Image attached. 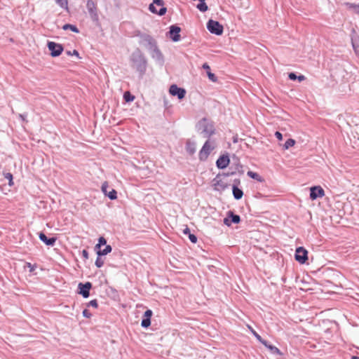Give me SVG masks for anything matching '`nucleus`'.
Segmentation results:
<instances>
[{
  "mask_svg": "<svg viewBox=\"0 0 359 359\" xmlns=\"http://www.w3.org/2000/svg\"><path fill=\"white\" fill-rule=\"evenodd\" d=\"M132 68L139 74V78L142 79L147 72L148 61L142 51L137 48L131 53L129 58Z\"/></svg>",
  "mask_w": 359,
  "mask_h": 359,
  "instance_id": "f257e3e1",
  "label": "nucleus"
},
{
  "mask_svg": "<svg viewBox=\"0 0 359 359\" xmlns=\"http://www.w3.org/2000/svg\"><path fill=\"white\" fill-rule=\"evenodd\" d=\"M196 130L208 140L216 132L214 122L206 117L202 118L196 123Z\"/></svg>",
  "mask_w": 359,
  "mask_h": 359,
  "instance_id": "f03ea898",
  "label": "nucleus"
},
{
  "mask_svg": "<svg viewBox=\"0 0 359 359\" xmlns=\"http://www.w3.org/2000/svg\"><path fill=\"white\" fill-rule=\"evenodd\" d=\"M137 36L140 38V43L143 44L149 53L158 46L157 41L149 34L138 32Z\"/></svg>",
  "mask_w": 359,
  "mask_h": 359,
  "instance_id": "7ed1b4c3",
  "label": "nucleus"
},
{
  "mask_svg": "<svg viewBox=\"0 0 359 359\" xmlns=\"http://www.w3.org/2000/svg\"><path fill=\"white\" fill-rule=\"evenodd\" d=\"M149 11L159 16L164 15L167 12V8L164 7L163 0H153V2L149 6Z\"/></svg>",
  "mask_w": 359,
  "mask_h": 359,
  "instance_id": "20e7f679",
  "label": "nucleus"
},
{
  "mask_svg": "<svg viewBox=\"0 0 359 359\" xmlns=\"http://www.w3.org/2000/svg\"><path fill=\"white\" fill-rule=\"evenodd\" d=\"M233 159L236 160V162H233L230 166L229 169L231 171L223 172L222 176L229 177L236 175V172H238L240 175H243L244 173L243 166L240 163L239 158L236 155H233Z\"/></svg>",
  "mask_w": 359,
  "mask_h": 359,
  "instance_id": "39448f33",
  "label": "nucleus"
},
{
  "mask_svg": "<svg viewBox=\"0 0 359 359\" xmlns=\"http://www.w3.org/2000/svg\"><path fill=\"white\" fill-rule=\"evenodd\" d=\"M206 28L211 34L217 36H221L224 32L223 25L219 22L212 19H210L207 22Z\"/></svg>",
  "mask_w": 359,
  "mask_h": 359,
  "instance_id": "423d86ee",
  "label": "nucleus"
},
{
  "mask_svg": "<svg viewBox=\"0 0 359 359\" xmlns=\"http://www.w3.org/2000/svg\"><path fill=\"white\" fill-rule=\"evenodd\" d=\"M308 250L302 246L297 247L295 250L294 259L300 264H304L308 261Z\"/></svg>",
  "mask_w": 359,
  "mask_h": 359,
  "instance_id": "0eeeda50",
  "label": "nucleus"
},
{
  "mask_svg": "<svg viewBox=\"0 0 359 359\" xmlns=\"http://www.w3.org/2000/svg\"><path fill=\"white\" fill-rule=\"evenodd\" d=\"M86 8L92 21L97 23L99 22V15L95 2L93 0H88L86 2Z\"/></svg>",
  "mask_w": 359,
  "mask_h": 359,
  "instance_id": "6e6552de",
  "label": "nucleus"
},
{
  "mask_svg": "<svg viewBox=\"0 0 359 359\" xmlns=\"http://www.w3.org/2000/svg\"><path fill=\"white\" fill-rule=\"evenodd\" d=\"M47 47L50 51V56L53 57L60 56L64 50V47L61 43L54 41H48Z\"/></svg>",
  "mask_w": 359,
  "mask_h": 359,
  "instance_id": "1a4fd4ad",
  "label": "nucleus"
},
{
  "mask_svg": "<svg viewBox=\"0 0 359 359\" xmlns=\"http://www.w3.org/2000/svg\"><path fill=\"white\" fill-rule=\"evenodd\" d=\"M241 222V216L235 214L232 210H229L226 212V216L223 219L224 224L227 226H231L232 224H238Z\"/></svg>",
  "mask_w": 359,
  "mask_h": 359,
  "instance_id": "9d476101",
  "label": "nucleus"
},
{
  "mask_svg": "<svg viewBox=\"0 0 359 359\" xmlns=\"http://www.w3.org/2000/svg\"><path fill=\"white\" fill-rule=\"evenodd\" d=\"M214 149V147H211L210 144V140H208L203 144L202 148L199 151L198 158L201 161H205L211 151Z\"/></svg>",
  "mask_w": 359,
  "mask_h": 359,
  "instance_id": "9b49d317",
  "label": "nucleus"
},
{
  "mask_svg": "<svg viewBox=\"0 0 359 359\" xmlns=\"http://www.w3.org/2000/svg\"><path fill=\"white\" fill-rule=\"evenodd\" d=\"M181 28L177 25H170L169 31L166 33L167 37H168L173 42H177L180 41Z\"/></svg>",
  "mask_w": 359,
  "mask_h": 359,
  "instance_id": "f8f14e48",
  "label": "nucleus"
},
{
  "mask_svg": "<svg viewBox=\"0 0 359 359\" xmlns=\"http://www.w3.org/2000/svg\"><path fill=\"white\" fill-rule=\"evenodd\" d=\"M169 93L182 100L185 97L187 91L184 88L179 87L177 84H172L169 88Z\"/></svg>",
  "mask_w": 359,
  "mask_h": 359,
  "instance_id": "ddd939ff",
  "label": "nucleus"
},
{
  "mask_svg": "<svg viewBox=\"0 0 359 359\" xmlns=\"http://www.w3.org/2000/svg\"><path fill=\"white\" fill-rule=\"evenodd\" d=\"M93 287V285L90 282H86L84 283H79L78 285L77 292L81 294L84 299L90 297V291Z\"/></svg>",
  "mask_w": 359,
  "mask_h": 359,
  "instance_id": "4468645a",
  "label": "nucleus"
},
{
  "mask_svg": "<svg viewBox=\"0 0 359 359\" xmlns=\"http://www.w3.org/2000/svg\"><path fill=\"white\" fill-rule=\"evenodd\" d=\"M222 174H217L212 180L213 189L218 192H222L229 187V184L225 183L220 180V177Z\"/></svg>",
  "mask_w": 359,
  "mask_h": 359,
  "instance_id": "2eb2a0df",
  "label": "nucleus"
},
{
  "mask_svg": "<svg viewBox=\"0 0 359 359\" xmlns=\"http://www.w3.org/2000/svg\"><path fill=\"white\" fill-rule=\"evenodd\" d=\"M230 157L228 153L219 156L216 161V166L219 170H224L230 164Z\"/></svg>",
  "mask_w": 359,
  "mask_h": 359,
  "instance_id": "dca6fc26",
  "label": "nucleus"
},
{
  "mask_svg": "<svg viewBox=\"0 0 359 359\" xmlns=\"http://www.w3.org/2000/svg\"><path fill=\"white\" fill-rule=\"evenodd\" d=\"M324 196L325 191L320 186H313L310 188L309 198L311 200L314 201Z\"/></svg>",
  "mask_w": 359,
  "mask_h": 359,
  "instance_id": "f3484780",
  "label": "nucleus"
},
{
  "mask_svg": "<svg viewBox=\"0 0 359 359\" xmlns=\"http://www.w3.org/2000/svg\"><path fill=\"white\" fill-rule=\"evenodd\" d=\"M153 316V311L151 309H147L142 316L141 320V327L144 329H147L151 325V317Z\"/></svg>",
  "mask_w": 359,
  "mask_h": 359,
  "instance_id": "a211bd4d",
  "label": "nucleus"
},
{
  "mask_svg": "<svg viewBox=\"0 0 359 359\" xmlns=\"http://www.w3.org/2000/svg\"><path fill=\"white\" fill-rule=\"evenodd\" d=\"M151 57L155 60L160 65H163L165 62L164 56L158 48V46L150 52Z\"/></svg>",
  "mask_w": 359,
  "mask_h": 359,
  "instance_id": "6ab92c4d",
  "label": "nucleus"
},
{
  "mask_svg": "<svg viewBox=\"0 0 359 359\" xmlns=\"http://www.w3.org/2000/svg\"><path fill=\"white\" fill-rule=\"evenodd\" d=\"M39 238L46 245L50 246V247L54 246L55 244V242L57 241V237H55V236L47 237L46 235L42 231L39 233Z\"/></svg>",
  "mask_w": 359,
  "mask_h": 359,
  "instance_id": "aec40b11",
  "label": "nucleus"
},
{
  "mask_svg": "<svg viewBox=\"0 0 359 359\" xmlns=\"http://www.w3.org/2000/svg\"><path fill=\"white\" fill-rule=\"evenodd\" d=\"M109 185L107 182L102 183L101 189L105 196H107L110 200L113 201L117 198V191L114 189H111L109 192H107Z\"/></svg>",
  "mask_w": 359,
  "mask_h": 359,
  "instance_id": "412c9836",
  "label": "nucleus"
},
{
  "mask_svg": "<svg viewBox=\"0 0 359 359\" xmlns=\"http://www.w3.org/2000/svg\"><path fill=\"white\" fill-rule=\"evenodd\" d=\"M185 149L187 154L190 156L194 155L196 151V144L194 141L188 140L186 142Z\"/></svg>",
  "mask_w": 359,
  "mask_h": 359,
  "instance_id": "4be33fe9",
  "label": "nucleus"
},
{
  "mask_svg": "<svg viewBox=\"0 0 359 359\" xmlns=\"http://www.w3.org/2000/svg\"><path fill=\"white\" fill-rule=\"evenodd\" d=\"M262 344L270 351L271 353H272L273 355H283V353L280 351V350L278 348H277L276 346L270 344L268 341L265 340Z\"/></svg>",
  "mask_w": 359,
  "mask_h": 359,
  "instance_id": "5701e85b",
  "label": "nucleus"
},
{
  "mask_svg": "<svg viewBox=\"0 0 359 359\" xmlns=\"http://www.w3.org/2000/svg\"><path fill=\"white\" fill-rule=\"evenodd\" d=\"M344 5L348 10L352 11L353 13L356 15H359V3L355 4L351 2H346L344 3Z\"/></svg>",
  "mask_w": 359,
  "mask_h": 359,
  "instance_id": "b1692460",
  "label": "nucleus"
},
{
  "mask_svg": "<svg viewBox=\"0 0 359 359\" xmlns=\"http://www.w3.org/2000/svg\"><path fill=\"white\" fill-rule=\"evenodd\" d=\"M232 194L235 200L238 201L243 196V191L238 187L232 186Z\"/></svg>",
  "mask_w": 359,
  "mask_h": 359,
  "instance_id": "393cba45",
  "label": "nucleus"
},
{
  "mask_svg": "<svg viewBox=\"0 0 359 359\" xmlns=\"http://www.w3.org/2000/svg\"><path fill=\"white\" fill-rule=\"evenodd\" d=\"M183 233L184 235L188 236L189 241L192 243L195 244L197 243V241H198L197 236L195 234L191 233V230L187 226H186V228L183 230Z\"/></svg>",
  "mask_w": 359,
  "mask_h": 359,
  "instance_id": "a878e982",
  "label": "nucleus"
},
{
  "mask_svg": "<svg viewBox=\"0 0 359 359\" xmlns=\"http://www.w3.org/2000/svg\"><path fill=\"white\" fill-rule=\"evenodd\" d=\"M288 79L291 81L297 80L299 82H302L306 79V77L302 74L297 75L295 72H292L288 73Z\"/></svg>",
  "mask_w": 359,
  "mask_h": 359,
  "instance_id": "bb28decb",
  "label": "nucleus"
},
{
  "mask_svg": "<svg viewBox=\"0 0 359 359\" xmlns=\"http://www.w3.org/2000/svg\"><path fill=\"white\" fill-rule=\"evenodd\" d=\"M112 251V247L110 245H105L104 249H99L96 250V254H99L100 255L105 256L110 253Z\"/></svg>",
  "mask_w": 359,
  "mask_h": 359,
  "instance_id": "cd10ccee",
  "label": "nucleus"
},
{
  "mask_svg": "<svg viewBox=\"0 0 359 359\" xmlns=\"http://www.w3.org/2000/svg\"><path fill=\"white\" fill-rule=\"evenodd\" d=\"M247 175L249 177H250L255 180H257V182H262L264 181V179L262 178V177H261L257 172H253L252 170L248 171Z\"/></svg>",
  "mask_w": 359,
  "mask_h": 359,
  "instance_id": "c85d7f7f",
  "label": "nucleus"
},
{
  "mask_svg": "<svg viewBox=\"0 0 359 359\" xmlns=\"http://www.w3.org/2000/svg\"><path fill=\"white\" fill-rule=\"evenodd\" d=\"M62 29L65 31L66 30H71L72 32H74V33H79V28L75 25H72V24H69V23H67V24H65Z\"/></svg>",
  "mask_w": 359,
  "mask_h": 359,
  "instance_id": "c756f323",
  "label": "nucleus"
},
{
  "mask_svg": "<svg viewBox=\"0 0 359 359\" xmlns=\"http://www.w3.org/2000/svg\"><path fill=\"white\" fill-rule=\"evenodd\" d=\"M135 97L130 91H126L123 93V100L127 103H130L134 101Z\"/></svg>",
  "mask_w": 359,
  "mask_h": 359,
  "instance_id": "7c9ffc66",
  "label": "nucleus"
},
{
  "mask_svg": "<svg viewBox=\"0 0 359 359\" xmlns=\"http://www.w3.org/2000/svg\"><path fill=\"white\" fill-rule=\"evenodd\" d=\"M103 245H107V240L103 236H100L99 238H98V242L95 245V250H97L101 248L102 246Z\"/></svg>",
  "mask_w": 359,
  "mask_h": 359,
  "instance_id": "2f4dec72",
  "label": "nucleus"
},
{
  "mask_svg": "<svg viewBox=\"0 0 359 359\" xmlns=\"http://www.w3.org/2000/svg\"><path fill=\"white\" fill-rule=\"evenodd\" d=\"M3 175L5 179L8 180V185L10 187H12L13 186L14 184V182H13V174L11 173V172H3Z\"/></svg>",
  "mask_w": 359,
  "mask_h": 359,
  "instance_id": "473e14b6",
  "label": "nucleus"
},
{
  "mask_svg": "<svg viewBox=\"0 0 359 359\" xmlns=\"http://www.w3.org/2000/svg\"><path fill=\"white\" fill-rule=\"evenodd\" d=\"M295 140L292 138H289L283 144L284 149H288L289 148L293 147L295 144Z\"/></svg>",
  "mask_w": 359,
  "mask_h": 359,
  "instance_id": "72a5a7b5",
  "label": "nucleus"
},
{
  "mask_svg": "<svg viewBox=\"0 0 359 359\" xmlns=\"http://www.w3.org/2000/svg\"><path fill=\"white\" fill-rule=\"evenodd\" d=\"M102 255L97 254V258L95 262V265L97 268H101L104 265V260L102 259Z\"/></svg>",
  "mask_w": 359,
  "mask_h": 359,
  "instance_id": "f704fd0d",
  "label": "nucleus"
},
{
  "mask_svg": "<svg viewBox=\"0 0 359 359\" xmlns=\"http://www.w3.org/2000/svg\"><path fill=\"white\" fill-rule=\"evenodd\" d=\"M250 329L251 330L252 334L256 338V339L262 344L264 342L265 339H262V337L252 327H250Z\"/></svg>",
  "mask_w": 359,
  "mask_h": 359,
  "instance_id": "c9c22d12",
  "label": "nucleus"
},
{
  "mask_svg": "<svg viewBox=\"0 0 359 359\" xmlns=\"http://www.w3.org/2000/svg\"><path fill=\"white\" fill-rule=\"evenodd\" d=\"M55 2L63 9H68V1L67 0H55Z\"/></svg>",
  "mask_w": 359,
  "mask_h": 359,
  "instance_id": "e433bc0d",
  "label": "nucleus"
},
{
  "mask_svg": "<svg viewBox=\"0 0 359 359\" xmlns=\"http://www.w3.org/2000/svg\"><path fill=\"white\" fill-rule=\"evenodd\" d=\"M207 74H208V79H209L211 81H212V82H216V81H217V76H216L214 73H212V72H210V70L207 72Z\"/></svg>",
  "mask_w": 359,
  "mask_h": 359,
  "instance_id": "4c0bfd02",
  "label": "nucleus"
},
{
  "mask_svg": "<svg viewBox=\"0 0 359 359\" xmlns=\"http://www.w3.org/2000/svg\"><path fill=\"white\" fill-rule=\"evenodd\" d=\"M86 306L88 307H93L95 309H97L98 307V302L96 299L90 300L88 303H87Z\"/></svg>",
  "mask_w": 359,
  "mask_h": 359,
  "instance_id": "58836bf2",
  "label": "nucleus"
},
{
  "mask_svg": "<svg viewBox=\"0 0 359 359\" xmlns=\"http://www.w3.org/2000/svg\"><path fill=\"white\" fill-rule=\"evenodd\" d=\"M66 54L67 55H74V56L77 57L78 58H81V57L79 56V53L76 50H73L72 51L67 50Z\"/></svg>",
  "mask_w": 359,
  "mask_h": 359,
  "instance_id": "ea45409f",
  "label": "nucleus"
},
{
  "mask_svg": "<svg viewBox=\"0 0 359 359\" xmlns=\"http://www.w3.org/2000/svg\"><path fill=\"white\" fill-rule=\"evenodd\" d=\"M26 267L28 268L29 271L30 273H32L36 269V264H32L29 262H27L26 263Z\"/></svg>",
  "mask_w": 359,
  "mask_h": 359,
  "instance_id": "a19ab883",
  "label": "nucleus"
},
{
  "mask_svg": "<svg viewBox=\"0 0 359 359\" xmlns=\"http://www.w3.org/2000/svg\"><path fill=\"white\" fill-rule=\"evenodd\" d=\"M82 315L86 318H90L92 316V313L87 309L83 310Z\"/></svg>",
  "mask_w": 359,
  "mask_h": 359,
  "instance_id": "79ce46f5",
  "label": "nucleus"
},
{
  "mask_svg": "<svg viewBox=\"0 0 359 359\" xmlns=\"http://www.w3.org/2000/svg\"><path fill=\"white\" fill-rule=\"evenodd\" d=\"M352 46L356 55H359V44L352 40Z\"/></svg>",
  "mask_w": 359,
  "mask_h": 359,
  "instance_id": "37998d69",
  "label": "nucleus"
},
{
  "mask_svg": "<svg viewBox=\"0 0 359 359\" xmlns=\"http://www.w3.org/2000/svg\"><path fill=\"white\" fill-rule=\"evenodd\" d=\"M81 255H82V257L84 259H88V252L87 250L86 249H83L82 251H81Z\"/></svg>",
  "mask_w": 359,
  "mask_h": 359,
  "instance_id": "c03bdc74",
  "label": "nucleus"
},
{
  "mask_svg": "<svg viewBox=\"0 0 359 359\" xmlns=\"http://www.w3.org/2000/svg\"><path fill=\"white\" fill-rule=\"evenodd\" d=\"M18 116H19V118H20L22 121L27 122V113L20 114Z\"/></svg>",
  "mask_w": 359,
  "mask_h": 359,
  "instance_id": "a18cd8bd",
  "label": "nucleus"
},
{
  "mask_svg": "<svg viewBox=\"0 0 359 359\" xmlns=\"http://www.w3.org/2000/svg\"><path fill=\"white\" fill-rule=\"evenodd\" d=\"M275 137L278 140H282L283 138V134L279 132V131H276L275 133Z\"/></svg>",
  "mask_w": 359,
  "mask_h": 359,
  "instance_id": "49530a36",
  "label": "nucleus"
},
{
  "mask_svg": "<svg viewBox=\"0 0 359 359\" xmlns=\"http://www.w3.org/2000/svg\"><path fill=\"white\" fill-rule=\"evenodd\" d=\"M240 184H241L240 179H234L233 180L232 186H236V187H238Z\"/></svg>",
  "mask_w": 359,
  "mask_h": 359,
  "instance_id": "de8ad7c7",
  "label": "nucleus"
},
{
  "mask_svg": "<svg viewBox=\"0 0 359 359\" xmlns=\"http://www.w3.org/2000/svg\"><path fill=\"white\" fill-rule=\"evenodd\" d=\"M203 68L204 69H205L207 72L210 70V66L208 65V63H204V64L203 65Z\"/></svg>",
  "mask_w": 359,
  "mask_h": 359,
  "instance_id": "09e8293b",
  "label": "nucleus"
},
{
  "mask_svg": "<svg viewBox=\"0 0 359 359\" xmlns=\"http://www.w3.org/2000/svg\"><path fill=\"white\" fill-rule=\"evenodd\" d=\"M232 141L234 144L237 143L238 142V135H236L234 136H233L232 137Z\"/></svg>",
  "mask_w": 359,
  "mask_h": 359,
  "instance_id": "8fccbe9b",
  "label": "nucleus"
},
{
  "mask_svg": "<svg viewBox=\"0 0 359 359\" xmlns=\"http://www.w3.org/2000/svg\"><path fill=\"white\" fill-rule=\"evenodd\" d=\"M351 359H359V356H357V355H352L351 357Z\"/></svg>",
  "mask_w": 359,
  "mask_h": 359,
  "instance_id": "3c124183",
  "label": "nucleus"
}]
</instances>
